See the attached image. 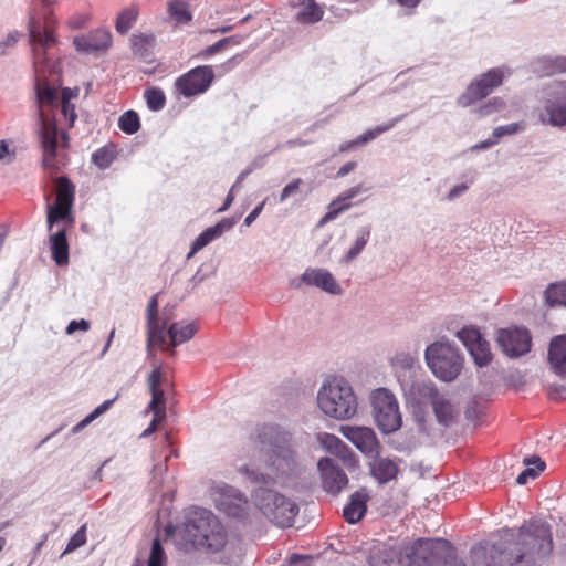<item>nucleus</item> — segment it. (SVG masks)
<instances>
[{
	"mask_svg": "<svg viewBox=\"0 0 566 566\" xmlns=\"http://www.w3.org/2000/svg\"><path fill=\"white\" fill-rule=\"evenodd\" d=\"M552 551L551 526L541 520H530L517 530H503L500 541L489 551L482 545L473 546L471 557H483L486 566H535Z\"/></svg>",
	"mask_w": 566,
	"mask_h": 566,
	"instance_id": "f257e3e1",
	"label": "nucleus"
},
{
	"mask_svg": "<svg viewBox=\"0 0 566 566\" xmlns=\"http://www.w3.org/2000/svg\"><path fill=\"white\" fill-rule=\"evenodd\" d=\"M228 542V533L220 520L203 507H189L176 527V545L186 553L216 554Z\"/></svg>",
	"mask_w": 566,
	"mask_h": 566,
	"instance_id": "f03ea898",
	"label": "nucleus"
},
{
	"mask_svg": "<svg viewBox=\"0 0 566 566\" xmlns=\"http://www.w3.org/2000/svg\"><path fill=\"white\" fill-rule=\"evenodd\" d=\"M398 564L401 566H467L459 560L454 547L443 538H419L403 547Z\"/></svg>",
	"mask_w": 566,
	"mask_h": 566,
	"instance_id": "7ed1b4c3",
	"label": "nucleus"
},
{
	"mask_svg": "<svg viewBox=\"0 0 566 566\" xmlns=\"http://www.w3.org/2000/svg\"><path fill=\"white\" fill-rule=\"evenodd\" d=\"M317 405L327 417L347 420L357 412V398L344 378L327 379L317 392Z\"/></svg>",
	"mask_w": 566,
	"mask_h": 566,
	"instance_id": "20e7f679",
	"label": "nucleus"
},
{
	"mask_svg": "<svg viewBox=\"0 0 566 566\" xmlns=\"http://www.w3.org/2000/svg\"><path fill=\"white\" fill-rule=\"evenodd\" d=\"M36 97L41 119L40 139L43 150V166L45 168H55L59 134L56 120L49 119V117L44 115L43 108L46 106L56 107L59 105V91L55 87L50 86L48 83L39 84Z\"/></svg>",
	"mask_w": 566,
	"mask_h": 566,
	"instance_id": "39448f33",
	"label": "nucleus"
},
{
	"mask_svg": "<svg viewBox=\"0 0 566 566\" xmlns=\"http://www.w3.org/2000/svg\"><path fill=\"white\" fill-rule=\"evenodd\" d=\"M252 500L255 507L280 527L292 526L298 514V506L294 501L271 489L253 490Z\"/></svg>",
	"mask_w": 566,
	"mask_h": 566,
	"instance_id": "423d86ee",
	"label": "nucleus"
},
{
	"mask_svg": "<svg viewBox=\"0 0 566 566\" xmlns=\"http://www.w3.org/2000/svg\"><path fill=\"white\" fill-rule=\"evenodd\" d=\"M426 360L431 371L441 380L455 379L463 364V358L449 343L437 342L427 347Z\"/></svg>",
	"mask_w": 566,
	"mask_h": 566,
	"instance_id": "0eeeda50",
	"label": "nucleus"
},
{
	"mask_svg": "<svg viewBox=\"0 0 566 566\" xmlns=\"http://www.w3.org/2000/svg\"><path fill=\"white\" fill-rule=\"evenodd\" d=\"M262 450L269 455V461L276 471L287 473L294 467V453L291 450V436L277 428L270 427L259 436Z\"/></svg>",
	"mask_w": 566,
	"mask_h": 566,
	"instance_id": "6e6552de",
	"label": "nucleus"
},
{
	"mask_svg": "<svg viewBox=\"0 0 566 566\" xmlns=\"http://www.w3.org/2000/svg\"><path fill=\"white\" fill-rule=\"evenodd\" d=\"M55 27L56 21L51 12L45 15L43 25L34 17L30 19L29 35L36 73H44L45 71L46 51L56 43Z\"/></svg>",
	"mask_w": 566,
	"mask_h": 566,
	"instance_id": "1a4fd4ad",
	"label": "nucleus"
},
{
	"mask_svg": "<svg viewBox=\"0 0 566 566\" xmlns=\"http://www.w3.org/2000/svg\"><path fill=\"white\" fill-rule=\"evenodd\" d=\"M370 399L378 428L385 433L398 430L402 420L395 396L386 388H378L373 391Z\"/></svg>",
	"mask_w": 566,
	"mask_h": 566,
	"instance_id": "9d476101",
	"label": "nucleus"
},
{
	"mask_svg": "<svg viewBox=\"0 0 566 566\" xmlns=\"http://www.w3.org/2000/svg\"><path fill=\"white\" fill-rule=\"evenodd\" d=\"M507 75H510V72L504 67L490 69L468 85L465 91L459 96L458 105L467 107L485 98L503 84Z\"/></svg>",
	"mask_w": 566,
	"mask_h": 566,
	"instance_id": "9b49d317",
	"label": "nucleus"
},
{
	"mask_svg": "<svg viewBox=\"0 0 566 566\" xmlns=\"http://www.w3.org/2000/svg\"><path fill=\"white\" fill-rule=\"evenodd\" d=\"M541 119L556 127L566 125V81L549 86Z\"/></svg>",
	"mask_w": 566,
	"mask_h": 566,
	"instance_id": "f8f14e48",
	"label": "nucleus"
},
{
	"mask_svg": "<svg viewBox=\"0 0 566 566\" xmlns=\"http://www.w3.org/2000/svg\"><path fill=\"white\" fill-rule=\"evenodd\" d=\"M214 78L213 69L210 65L197 66L175 82L176 91L185 96L191 97L205 93Z\"/></svg>",
	"mask_w": 566,
	"mask_h": 566,
	"instance_id": "ddd939ff",
	"label": "nucleus"
},
{
	"mask_svg": "<svg viewBox=\"0 0 566 566\" xmlns=\"http://www.w3.org/2000/svg\"><path fill=\"white\" fill-rule=\"evenodd\" d=\"M458 337L470 353L476 366L484 367L491 364L493 355L490 344L483 338L478 328L472 326L463 327L458 332Z\"/></svg>",
	"mask_w": 566,
	"mask_h": 566,
	"instance_id": "4468645a",
	"label": "nucleus"
},
{
	"mask_svg": "<svg viewBox=\"0 0 566 566\" xmlns=\"http://www.w3.org/2000/svg\"><path fill=\"white\" fill-rule=\"evenodd\" d=\"M497 343L505 355L518 357L530 352L532 337L525 328H504L497 333Z\"/></svg>",
	"mask_w": 566,
	"mask_h": 566,
	"instance_id": "2eb2a0df",
	"label": "nucleus"
},
{
	"mask_svg": "<svg viewBox=\"0 0 566 566\" xmlns=\"http://www.w3.org/2000/svg\"><path fill=\"white\" fill-rule=\"evenodd\" d=\"M160 329L164 343H154V347L157 346L163 352L174 356L176 347L190 340L196 335L198 327L195 323H172L168 328L163 324Z\"/></svg>",
	"mask_w": 566,
	"mask_h": 566,
	"instance_id": "dca6fc26",
	"label": "nucleus"
},
{
	"mask_svg": "<svg viewBox=\"0 0 566 566\" xmlns=\"http://www.w3.org/2000/svg\"><path fill=\"white\" fill-rule=\"evenodd\" d=\"M73 44L77 52L86 54L105 53L113 44V36L108 29L97 28L85 34L73 39Z\"/></svg>",
	"mask_w": 566,
	"mask_h": 566,
	"instance_id": "f3484780",
	"label": "nucleus"
},
{
	"mask_svg": "<svg viewBox=\"0 0 566 566\" xmlns=\"http://www.w3.org/2000/svg\"><path fill=\"white\" fill-rule=\"evenodd\" d=\"M339 431L364 454L370 455L378 452L379 442L371 428L342 426Z\"/></svg>",
	"mask_w": 566,
	"mask_h": 566,
	"instance_id": "a211bd4d",
	"label": "nucleus"
},
{
	"mask_svg": "<svg viewBox=\"0 0 566 566\" xmlns=\"http://www.w3.org/2000/svg\"><path fill=\"white\" fill-rule=\"evenodd\" d=\"M317 467L321 472L323 488L328 493L338 494L347 485L348 478L346 473L332 459H321Z\"/></svg>",
	"mask_w": 566,
	"mask_h": 566,
	"instance_id": "6ab92c4d",
	"label": "nucleus"
},
{
	"mask_svg": "<svg viewBox=\"0 0 566 566\" xmlns=\"http://www.w3.org/2000/svg\"><path fill=\"white\" fill-rule=\"evenodd\" d=\"M216 506L226 515L240 518L245 515L247 500L243 494L230 488L216 500Z\"/></svg>",
	"mask_w": 566,
	"mask_h": 566,
	"instance_id": "aec40b11",
	"label": "nucleus"
},
{
	"mask_svg": "<svg viewBox=\"0 0 566 566\" xmlns=\"http://www.w3.org/2000/svg\"><path fill=\"white\" fill-rule=\"evenodd\" d=\"M158 321V295L155 294L147 305V352L154 356V343H164L161 328Z\"/></svg>",
	"mask_w": 566,
	"mask_h": 566,
	"instance_id": "412c9836",
	"label": "nucleus"
},
{
	"mask_svg": "<svg viewBox=\"0 0 566 566\" xmlns=\"http://www.w3.org/2000/svg\"><path fill=\"white\" fill-rule=\"evenodd\" d=\"M547 358L552 370L557 376L566 378V334L552 338Z\"/></svg>",
	"mask_w": 566,
	"mask_h": 566,
	"instance_id": "4be33fe9",
	"label": "nucleus"
},
{
	"mask_svg": "<svg viewBox=\"0 0 566 566\" xmlns=\"http://www.w3.org/2000/svg\"><path fill=\"white\" fill-rule=\"evenodd\" d=\"M302 281L331 294H339L342 292L340 286L337 284L332 273L324 269H307L302 274Z\"/></svg>",
	"mask_w": 566,
	"mask_h": 566,
	"instance_id": "5701e85b",
	"label": "nucleus"
},
{
	"mask_svg": "<svg viewBox=\"0 0 566 566\" xmlns=\"http://www.w3.org/2000/svg\"><path fill=\"white\" fill-rule=\"evenodd\" d=\"M368 501L369 495L365 489L353 493L349 497V502L343 510L344 518L350 524L359 522L367 512Z\"/></svg>",
	"mask_w": 566,
	"mask_h": 566,
	"instance_id": "b1692460",
	"label": "nucleus"
},
{
	"mask_svg": "<svg viewBox=\"0 0 566 566\" xmlns=\"http://www.w3.org/2000/svg\"><path fill=\"white\" fill-rule=\"evenodd\" d=\"M364 191V188L358 185L355 187H352L344 191L342 195H339L336 199H334L328 205V211L325 213V216L319 221V226L334 220L338 214L346 211L350 208V200L361 193Z\"/></svg>",
	"mask_w": 566,
	"mask_h": 566,
	"instance_id": "393cba45",
	"label": "nucleus"
},
{
	"mask_svg": "<svg viewBox=\"0 0 566 566\" xmlns=\"http://www.w3.org/2000/svg\"><path fill=\"white\" fill-rule=\"evenodd\" d=\"M295 21L301 24H314L319 22L325 13L324 6L316 0H297Z\"/></svg>",
	"mask_w": 566,
	"mask_h": 566,
	"instance_id": "a878e982",
	"label": "nucleus"
},
{
	"mask_svg": "<svg viewBox=\"0 0 566 566\" xmlns=\"http://www.w3.org/2000/svg\"><path fill=\"white\" fill-rule=\"evenodd\" d=\"M232 223L228 219H223L216 226L206 229L198 238L193 241L191 250L187 255V259L192 258L198 251L207 247L210 242L219 238L224 230L230 229Z\"/></svg>",
	"mask_w": 566,
	"mask_h": 566,
	"instance_id": "bb28decb",
	"label": "nucleus"
},
{
	"mask_svg": "<svg viewBox=\"0 0 566 566\" xmlns=\"http://www.w3.org/2000/svg\"><path fill=\"white\" fill-rule=\"evenodd\" d=\"M370 472L379 483L385 484L397 478L399 467L388 458H378L370 464Z\"/></svg>",
	"mask_w": 566,
	"mask_h": 566,
	"instance_id": "cd10ccee",
	"label": "nucleus"
},
{
	"mask_svg": "<svg viewBox=\"0 0 566 566\" xmlns=\"http://www.w3.org/2000/svg\"><path fill=\"white\" fill-rule=\"evenodd\" d=\"M395 124H396V120H391L388 124L379 125V126H376L375 128L368 129L364 134L358 136L357 138L343 143L339 146V151L347 153V151H350L361 145H365V144L369 143L370 140L375 139L376 137H378L379 135H381L382 133L392 128L395 126Z\"/></svg>",
	"mask_w": 566,
	"mask_h": 566,
	"instance_id": "c85d7f7f",
	"label": "nucleus"
},
{
	"mask_svg": "<svg viewBox=\"0 0 566 566\" xmlns=\"http://www.w3.org/2000/svg\"><path fill=\"white\" fill-rule=\"evenodd\" d=\"M52 259L57 265H64L69 262V243L64 230L57 231L51 237Z\"/></svg>",
	"mask_w": 566,
	"mask_h": 566,
	"instance_id": "c756f323",
	"label": "nucleus"
},
{
	"mask_svg": "<svg viewBox=\"0 0 566 566\" xmlns=\"http://www.w3.org/2000/svg\"><path fill=\"white\" fill-rule=\"evenodd\" d=\"M78 95V90H71L65 87L61 92V115L65 118L67 128H72L77 118V114L75 112V105L71 103V99L76 98Z\"/></svg>",
	"mask_w": 566,
	"mask_h": 566,
	"instance_id": "7c9ffc66",
	"label": "nucleus"
},
{
	"mask_svg": "<svg viewBox=\"0 0 566 566\" xmlns=\"http://www.w3.org/2000/svg\"><path fill=\"white\" fill-rule=\"evenodd\" d=\"M130 41L134 55L147 61L153 53L155 36L151 34H134Z\"/></svg>",
	"mask_w": 566,
	"mask_h": 566,
	"instance_id": "2f4dec72",
	"label": "nucleus"
},
{
	"mask_svg": "<svg viewBox=\"0 0 566 566\" xmlns=\"http://www.w3.org/2000/svg\"><path fill=\"white\" fill-rule=\"evenodd\" d=\"M323 447L331 453L346 460L352 454L350 449L335 434L323 433L319 437Z\"/></svg>",
	"mask_w": 566,
	"mask_h": 566,
	"instance_id": "473e14b6",
	"label": "nucleus"
},
{
	"mask_svg": "<svg viewBox=\"0 0 566 566\" xmlns=\"http://www.w3.org/2000/svg\"><path fill=\"white\" fill-rule=\"evenodd\" d=\"M56 185V199L55 202L62 206H69L72 208L75 189L72 182L66 177H59L55 181Z\"/></svg>",
	"mask_w": 566,
	"mask_h": 566,
	"instance_id": "72a5a7b5",
	"label": "nucleus"
},
{
	"mask_svg": "<svg viewBox=\"0 0 566 566\" xmlns=\"http://www.w3.org/2000/svg\"><path fill=\"white\" fill-rule=\"evenodd\" d=\"M434 415L440 423L448 424L453 417V408L450 401L436 392L431 399Z\"/></svg>",
	"mask_w": 566,
	"mask_h": 566,
	"instance_id": "f704fd0d",
	"label": "nucleus"
},
{
	"mask_svg": "<svg viewBox=\"0 0 566 566\" xmlns=\"http://www.w3.org/2000/svg\"><path fill=\"white\" fill-rule=\"evenodd\" d=\"M524 463L528 467L523 470L516 478L518 484H526L530 479H535L545 470V462L539 457H532L524 459Z\"/></svg>",
	"mask_w": 566,
	"mask_h": 566,
	"instance_id": "c9c22d12",
	"label": "nucleus"
},
{
	"mask_svg": "<svg viewBox=\"0 0 566 566\" xmlns=\"http://www.w3.org/2000/svg\"><path fill=\"white\" fill-rule=\"evenodd\" d=\"M396 557L397 552L394 548L381 546L370 554L368 560L371 566H396Z\"/></svg>",
	"mask_w": 566,
	"mask_h": 566,
	"instance_id": "e433bc0d",
	"label": "nucleus"
},
{
	"mask_svg": "<svg viewBox=\"0 0 566 566\" xmlns=\"http://www.w3.org/2000/svg\"><path fill=\"white\" fill-rule=\"evenodd\" d=\"M169 15L180 24L191 21L192 14L189 10V3L184 0H171L168 3Z\"/></svg>",
	"mask_w": 566,
	"mask_h": 566,
	"instance_id": "4c0bfd02",
	"label": "nucleus"
},
{
	"mask_svg": "<svg viewBox=\"0 0 566 566\" xmlns=\"http://www.w3.org/2000/svg\"><path fill=\"white\" fill-rule=\"evenodd\" d=\"M545 300L551 306H566V282L551 284L545 291Z\"/></svg>",
	"mask_w": 566,
	"mask_h": 566,
	"instance_id": "58836bf2",
	"label": "nucleus"
},
{
	"mask_svg": "<svg viewBox=\"0 0 566 566\" xmlns=\"http://www.w3.org/2000/svg\"><path fill=\"white\" fill-rule=\"evenodd\" d=\"M118 127L127 135L137 133L140 128L139 115L135 111L125 112L119 116Z\"/></svg>",
	"mask_w": 566,
	"mask_h": 566,
	"instance_id": "ea45409f",
	"label": "nucleus"
},
{
	"mask_svg": "<svg viewBox=\"0 0 566 566\" xmlns=\"http://www.w3.org/2000/svg\"><path fill=\"white\" fill-rule=\"evenodd\" d=\"M144 98L147 107L153 112L161 111L166 105V96L161 88L150 87L145 90Z\"/></svg>",
	"mask_w": 566,
	"mask_h": 566,
	"instance_id": "a19ab883",
	"label": "nucleus"
},
{
	"mask_svg": "<svg viewBox=\"0 0 566 566\" xmlns=\"http://www.w3.org/2000/svg\"><path fill=\"white\" fill-rule=\"evenodd\" d=\"M370 237V229L368 227H364L359 237L356 239L354 245L349 249V251L343 256L342 261L345 263H349L353 261L366 247Z\"/></svg>",
	"mask_w": 566,
	"mask_h": 566,
	"instance_id": "79ce46f5",
	"label": "nucleus"
},
{
	"mask_svg": "<svg viewBox=\"0 0 566 566\" xmlns=\"http://www.w3.org/2000/svg\"><path fill=\"white\" fill-rule=\"evenodd\" d=\"M137 15L138 12L135 8H128L122 11L116 19V31L122 34L127 33L137 20Z\"/></svg>",
	"mask_w": 566,
	"mask_h": 566,
	"instance_id": "37998d69",
	"label": "nucleus"
},
{
	"mask_svg": "<svg viewBox=\"0 0 566 566\" xmlns=\"http://www.w3.org/2000/svg\"><path fill=\"white\" fill-rule=\"evenodd\" d=\"M115 159L113 146H104L95 150L92 155V161L101 169L108 168Z\"/></svg>",
	"mask_w": 566,
	"mask_h": 566,
	"instance_id": "c03bdc74",
	"label": "nucleus"
},
{
	"mask_svg": "<svg viewBox=\"0 0 566 566\" xmlns=\"http://www.w3.org/2000/svg\"><path fill=\"white\" fill-rule=\"evenodd\" d=\"M541 65L545 75L566 73V56L543 59L541 60Z\"/></svg>",
	"mask_w": 566,
	"mask_h": 566,
	"instance_id": "a18cd8bd",
	"label": "nucleus"
},
{
	"mask_svg": "<svg viewBox=\"0 0 566 566\" xmlns=\"http://www.w3.org/2000/svg\"><path fill=\"white\" fill-rule=\"evenodd\" d=\"M71 210H72L71 207L62 206L56 202H54L53 206H49V208H48L49 229H51L55 222H59L61 220H66L71 214Z\"/></svg>",
	"mask_w": 566,
	"mask_h": 566,
	"instance_id": "49530a36",
	"label": "nucleus"
},
{
	"mask_svg": "<svg viewBox=\"0 0 566 566\" xmlns=\"http://www.w3.org/2000/svg\"><path fill=\"white\" fill-rule=\"evenodd\" d=\"M167 556L159 538H155L151 544L150 555L147 566H166Z\"/></svg>",
	"mask_w": 566,
	"mask_h": 566,
	"instance_id": "de8ad7c7",
	"label": "nucleus"
},
{
	"mask_svg": "<svg viewBox=\"0 0 566 566\" xmlns=\"http://www.w3.org/2000/svg\"><path fill=\"white\" fill-rule=\"evenodd\" d=\"M116 398L109 399L104 401L102 405H99L97 408H95L88 416H86L82 421H80L74 428L73 432H78L83 428H85L87 424H90L92 421H94L97 417L106 412L111 406L114 403Z\"/></svg>",
	"mask_w": 566,
	"mask_h": 566,
	"instance_id": "09e8293b",
	"label": "nucleus"
},
{
	"mask_svg": "<svg viewBox=\"0 0 566 566\" xmlns=\"http://www.w3.org/2000/svg\"><path fill=\"white\" fill-rule=\"evenodd\" d=\"M238 43L233 38H224L218 42H216L212 45L207 46L205 50H202L198 55L202 59L210 57L214 55L216 53L221 52L222 50L233 46Z\"/></svg>",
	"mask_w": 566,
	"mask_h": 566,
	"instance_id": "8fccbe9b",
	"label": "nucleus"
},
{
	"mask_svg": "<svg viewBox=\"0 0 566 566\" xmlns=\"http://www.w3.org/2000/svg\"><path fill=\"white\" fill-rule=\"evenodd\" d=\"M151 394V400L149 402V409L154 412L156 417L165 416V398L164 391L161 390H149Z\"/></svg>",
	"mask_w": 566,
	"mask_h": 566,
	"instance_id": "3c124183",
	"label": "nucleus"
},
{
	"mask_svg": "<svg viewBox=\"0 0 566 566\" xmlns=\"http://www.w3.org/2000/svg\"><path fill=\"white\" fill-rule=\"evenodd\" d=\"M86 543V525H82L76 533L70 538L63 554H69L82 547Z\"/></svg>",
	"mask_w": 566,
	"mask_h": 566,
	"instance_id": "603ef678",
	"label": "nucleus"
},
{
	"mask_svg": "<svg viewBox=\"0 0 566 566\" xmlns=\"http://www.w3.org/2000/svg\"><path fill=\"white\" fill-rule=\"evenodd\" d=\"M505 106V102L501 97H494L490 99L488 103L481 105L478 109L479 115L488 116L494 112H499L503 109Z\"/></svg>",
	"mask_w": 566,
	"mask_h": 566,
	"instance_id": "864d4df0",
	"label": "nucleus"
},
{
	"mask_svg": "<svg viewBox=\"0 0 566 566\" xmlns=\"http://www.w3.org/2000/svg\"><path fill=\"white\" fill-rule=\"evenodd\" d=\"M163 381L161 365H156L148 377L149 390H161L160 385Z\"/></svg>",
	"mask_w": 566,
	"mask_h": 566,
	"instance_id": "5fc2aeb1",
	"label": "nucleus"
},
{
	"mask_svg": "<svg viewBox=\"0 0 566 566\" xmlns=\"http://www.w3.org/2000/svg\"><path fill=\"white\" fill-rule=\"evenodd\" d=\"M302 184H303L302 179L298 178V179L293 180L289 185H286L281 192L280 200L284 201L289 197L297 193L300 191V187Z\"/></svg>",
	"mask_w": 566,
	"mask_h": 566,
	"instance_id": "6e6d98bb",
	"label": "nucleus"
},
{
	"mask_svg": "<svg viewBox=\"0 0 566 566\" xmlns=\"http://www.w3.org/2000/svg\"><path fill=\"white\" fill-rule=\"evenodd\" d=\"M520 129V126L517 123H512L504 126H499L493 130V136L495 138H500L504 135H512L515 134Z\"/></svg>",
	"mask_w": 566,
	"mask_h": 566,
	"instance_id": "4d7b16f0",
	"label": "nucleus"
},
{
	"mask_svg": "<svg viewBox=\"0 0 566 566\" xmlns=\"http://www.w3.org/2000/svg\"><path fill=\"white\" fill-rule=\"evenodd\" d=\"M90 326V322L86 319L71 321L66 327V334L71 335L76 331L87 332Z\"/></svg>",
	"mask_w": 566,
	"mask_h": 566,
	"instance_id": "13d9d810",
	"label": "nucleus"
},
{
	"mask_svg": "<svg viewBox=\"0 0 566 566\" xmlns=\"http://www.w3.org/2000/svg\"><path fill=\"white\" fill-rule=\"evenodd\" d=\"M90 21V17L87 14H76L69 19V25L73 30L84 28Z\"/></svg>",
	"mask_w": 566,
	"mask_h": 566,
	"instance_id": "bf43d9fd",
	"label": "nucleus"
},
{
	"mask_svg": "<svg viewBox=\"0 0 566 566\" xmlns=\"http://www.w3.org/2000/svg\"><path fill=\"white\" fill-rule=\"evenodd\" d=\"M18 32L8 34L6 41L0 43V55H3L6 53L7 48L13 46L18 42Z\"/></svg>",
	"mask_w": 566,
	"mask_h": 566,
	"instance_id": "052dcab7",
	"label": "nucleus"
},
{
	"mask_svg": "<svg viewBox=\"0 0 566 566\" xmlns=\"http://www.w3.org/2000/svg\"><path fill=\"white\" fill-rule=\"evenodd\" d=\"M356 161H348L344 164L337 171V177H344L356 168Z\"/></svg>",
	"mask_w": 566,
	"mask_h": 566,
	"instance_id": "680f3d73",
	"label": "nucleus"
},
{
	"mask_svg": "<svg viewBox=\"0 0 566 566\" xmlns=\"http://www.w3.org/2000/svg\"><path fill=\"white\" fill-rule=\"evenodd\" d=\"M467 189H468L467 185H464V184L458 185L449 191L448 198L450 200H452V199L457 198L458 196H460L461 193H463Z\"/></svg>",
	"mask_w": 566,
	"mask_h": 566,
	"instance_id": "e2e57ef3",
	"label": "nucleus"
},
{
	"mask_svg": "<svg viewBox=\"0 0 566 566\" xmlns=\"http://www.w3.org/2000/svg\"><path fill=\"white\" fill-rule=\"evenodd\" d=\"M403 8L415 9L422 0H396Z\"/></svg>",
	"mask_w": 566,
	"mask_h": 566,
	"instance_id": "0e129e2a",
	"label": "nucleus"
},
{
	"mask_svg": "<svg viewBox=\"0 0 566 566\" xmlns=\"http://www.w3.org/2000/svg\"><path fill=\"white\" fill-rule=\"evenodd\" d=\"M237 188V185H233V187L230 189L226 200H224V203L221 208H219V211H223L226 209H228V207L231 205L232 200H233V192Z\"/></svg>",
	"mask_w": 566,
	"mask_h": 566,
	"instance_id": "69168bd1",
	"label": "nucleus"
},
{
	"mask_svg": "<svg viewBox=\"0 0 566 566\" xmlns=\"http://www.w3.org/2000/svg\"><path fill=\"white\" fill-rule=\"evenodd\" d=\"M161 418H163V417H156V416H154V419L151 420V422H150L149 427H148V428L143 432V434H142V436H143V437H146V436H148V434L153 433V432L156 430V428H157V422H158V420H159V419H161Z\"/></svg>",
	"mask_w": 566,
	"mask_h": 566,
	"instance_id": "338daca9",
	"label": "nucleus"
},
{
	"mask_svg": "<svg viewBox=\"0 0 566 566\" xmlns=\"http://www.w3.org/2000/svg\"><path fill=\"white\" fill-rule=\"evenodd\" d=\"M10 155L9 146L4 140H0V160H3Z\"/></svg>",
	"mask_w": 566,
	"mask_h": 566,
	"instance_id": "774afa93",
	"label": "nucleus"
}]
</instances>
